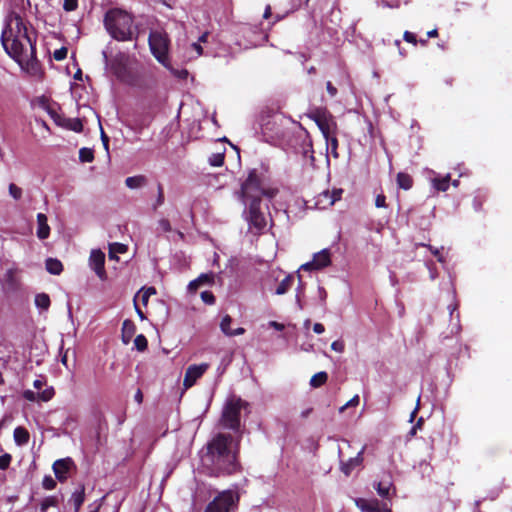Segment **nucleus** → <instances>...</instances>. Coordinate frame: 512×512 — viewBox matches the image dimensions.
Masks as SVG:
<instances>
[{
  "instance_id": "58",
  "label": "nucleus",
  "mask_w": 512,
  "mask_h": 512,
  "mask_svg": "<svg viewBox=\"0 0 512 512\" xmlns=\"http://www.w3.org/2000/svg\"><path fill=\"white\" fill-rule=\"evenodd\" d=\"M134 399H135V401L138 404H142V402H143V393H142L140 388L137 389V391H136V393L134 395Z\"/></svg>"
},
{
  "instance_id": "61",
  "label": "nucleus",
  "mask_w": 512,
  "mask_h": 512,
  "mask_svg": "<svg viewBox=\"0 0 512 512\" xmlns=\"http://www.w3.org/2000/svg\"><path fill=\"white\" fill-rule=\"evenodd\" d=\"M272 15V11H271V6L270 5H267L266 8H265V11L263 13V18L264 19H269Z\"/></svg>"
},
{
  "instance_id": "4",
  "label": "nucleus",
  "mask_w": 512,
  "mask_h": 512,
  "mask_svg": "<svg viewBox=\"0 0 512 512\" xmlns=\"http://www.w3.org/2000/svg\"><path fill=\"white\" fill-rule=\"evenodd\" d=\"M103 24L108 34L116 41L137 40L139 32L134 26V16L122 8H110L106 11Z\"/></svg>"
},
{
  "instance_id": "30",
  "label": "nucleus",
  "mask_w": 512,
  "mask_h": 512,
  "mask_svg": "<svg viewBox=\"0 0 512 512\" xmlns=\"http://www.w3.org/2000/svg\"><path fill=\"white\" fill-rule=\"evenodd\" d=\"M326 140V144H327V148L330 149V152L331 154L333 155L334 158H338L339 157V154H338V139L337 137L334 135L328 137V138H325Z\"/></svg>"
},
{
  "instance_id": "27",
  "label": "nucleus",
  "mask_w": 512,
  "mask_h": 512,
  "mask_svg": "<svg viewBox=\"0 0 512 512\" xmlns=\"http://www.w3.org/2000/svg\"><path fill=\"white\" fill-rule=\"evenodd\" d=\"M328 380V374L325 371L314 374L310 379V385L313 388H319L323 386Z\"/></svg>"
},
{
  "instance_id": "35",
  "label": "nucleus",
  "mask_w": 512,
  "mask_h": 512,
  "mask_svg": "<svg viewBox=\"0 0 512 512\" xmlns=\"http://www.w3.org/2000/svg\"><path fill=\"white\" fill-rule=\"evenodd\" d=\"M134 345L138 351L143 352L148 348V340L143 334H139L134 339Z\"/></svg>"
},
{
  "instance_id": "52",
  "label": "nucleus",
  "mask_w": 512,
  "mask_h": 512,
  "mask_svg": "<svg viewBox=\"0 0 512 512\" xmlns=\"http://www.w3.org/2000/svg\"><path fill=\"white\" fill-rule=\"evenodd\" d=\"M23 397L28 401L34 402L38 400V393H35L32 390H25L23 392Z\"/></svg>"
},
{
  "instance_id": "16",
  "label": "nucleus",
  "mask_w": 512,
  "mask_h": 512,
  "mask_svg": "<svg viewBox=\"0 0 512 512\" xmlns=\"http://www.w3.org/2000/svg\"><path fill=\"white\" fill-rule=\"evenodd\" d=\"M232 323V318L230 315H225L220 323L221 331L227 336H238L245 333V329L243 327H238L236 329H231L230 325Z\"/></svg>"
},
{
  "instance_id": "32",
  "label": "nucleus",
  "mask_w": 512,
  "mask_h": 512,
  "mask_svg": "<svg viewBox=\"0 0 512 512\" xmlns=\"http://www.w3.org/2000/svg\"><path fill=\"white\" fill-rule=\"evenodd\" d=\"M79 159L83 163H89L94 160V151L90 148L83 147L79 150Z\"/></svg>"
},
{
  "instance_id": "54",
  "label": "nucleus",
  "mask_w": 512,
  "mask_h": 512,
  "mask_svg": "<svg viewBox=\"0 0 512 512\" xmlns=\"http://www.w3.org/2000/svg\"><path fill=\"white\" fill-rule=\"evenodd\" d=\"M326 90L331 97H335L337 95V88L330 81L326 83Z\"/></svg>"
},
{
  "instance_id": "28",
  "label": "nucleus",
  "mask_w": 512,
  "mask_h": 512,
  "mask_svg": "<svg viewBox=\"0 0 512 512\" xmlns=\"http://www.w3.org/2000/svg\"><path fill=\"white\" fill-rule=\"evenodd\" d=\"M51 300L48 294L39 293L35 296V305L43 310H48L50 307Z\"/></svg>"
},
{
  "instance_id": "2",
  "label": "nucleus",
  "mask_w": 512,
  "mask_h": 512,
  "mask_svg": "<svg viewBox=\"0 0 512 512\" xmlns=\"http://www.w3.org/2000/svg\"><path fill=\"white\" fill-rule=\"evenodd\" d=\"M231 434L218 433L206 445L204 461L213 476L232 475L240 471L238 440L233 446Z\"/></svg>"
},
{
  "instance_id": "62",
  "label": "nucleus",
  "mask_w": 512,
  "mask_h": 512,
  "mask_svg": "<svg viewBox=\"0 0 512 512\" xmlns=\"http://www.w3.org/2000/svg\"><path fill=\"white\" fill-rule=\"evenodd\" d=\"M192 47H193V49L198 53V55H202V53H203V48H202V46L200 45V43H193V44H192Z\"/></svg>"
},
{
  "instance_id": "5",
  "label": "nucleus",
  "mask_w": 512,
  "mask_h": 512,
  "mask_svg": "<svg viewBox=\"0 0 512 512\" xmlns=\"http://www.w3.org/2000/svg\"><path fill=\"white\" fill-rule=\"evenodd\" d=\"M148 44L152 55L163 66H169L170 39L164 30H154L149 33Z\"/></svg>"
},
{
  "instance_id": "51",
  "label": "nucleus",
  "mask_w": 512,
  "mask_h": 512,
  "mask_svg": "<svg viewBox=\"0 0 512 512\" xmlns=\"http://www.w3.org/2000/svg\"><path fill=\"white\" fill-rule=\"evenodd\" d=\"M375 206L377 208L386 207V196L384 194H378L375 198Z\"/></svg>"
},
{
  "instance_id": "6",
  "label": "nucleus",
  "mask_w": 512,
  "mask_h": 512,
  "mask_svg": "<svg viewBox=\"0 0 512 512\" xmlns=\"http://www.w3.org/2000/svg\"><path fill=\"white\" fill-rule=\"evenodd\" d=\"M243 401L240 398L228 400L221 416V423L224 428L237 431L240 428V413Z\"/></svg>"
},
{
  "instance_id": "48",
  "label": "nucleus",
  "mask_w": 512,
  "mask_h": 512,
  "mask_svg": "<svg viewBox=\"0 0 512 512\" xmlns=\"http://www.w3.org/2000/svg\"><path fill=\"white\" fill-rule=\"evenodd\" d=\"M158 225L163 232H170L172 230L171 224L168 219H160L158 221Z\"/></svg>"
},
{
  "instance_id": "41",
  "label": "nucleus",
  "mask_w": 512,
  "mask_h": 512,
  "mask_svg": "<svg viewBox=\"0 0 512 512\" xmlns=\"http://www.w3.org/2000/svg\"><path fill=\"white\" fill-rule=\"evenodd\" d=\"M198 281L201 283V285H211L214 283V275L213 273H203L200 276L197 277Z\"/></svg>"
},
{
  "instance_id": "12",
  "label": "nucleus",
  "mask_w": 512,
  "mask_h": 512,
  "mask_svg": "<svg viewBox=\"0 0 512 512\" xmlns=\"http://www.w3.org/2000/svg\"><path fill=\"white\" fill-rule=\"evenodd\" d=\"M51 116L54 119L55 123L59 126H62L64 128H67L78 133L83 131V124L79 118H65L61 117L56 113H51Z\"/></svg>"
},
{
  "instance_id": "40",
  "label": "nucleus",
  "mask_w": 512,
  "mask_h": 512,
  "mask_svg": "<svg viewBox=\"0 0 512 512\" xmlns=\"http://www.w3.org/2000/svg\"><path fill=\"white\" fill-rule=\"evenodd\" d=\"M12 461V456L9 453H4L0 456V469L6 470L9 468Z\"/></svg>"
},
{
  "instance_id": "64",
  "label": "nucleus",
  "mask_w": 512,
  "mask_h": 512,
  "mask_svg": "<svg viewBox=\"0 0 512 512\" xmlns=\"http://www.w3.org/2000/svg\"><path fill=\"white\" fill-rule=\"evenodd\" d=\"M427 36L429 38L437 37L438 36V30L437 29H433V30L428 31L427 32Z\"/></svg>"
},
{
  "instance_id": "3",
  "label": "nucleus",
  "mask_w": 512,
  "mask_h": 512,
  "mask_svg": "<svg viewBox=\"0 0 512 512\" xmlns=\"http://www.w3.org/2000/svg\"><path fill=\"white\" fill-rule=\"evenodd\" d=\"M278 193V189L264 186V173L257 168L248 172L246 180L241 185L240 196L242 201L248 205V214L250 225L257 230H263L266 227V219L261 211L262 197L273 199Z\"/></svg>"
},
{
  "instance_id": "55",
  "label": "nucleus",
  "mask_w": 512,
  "mask_h": 512,
  "mask_svg": "<svg viewBox=\"0 0 512 512\" xmlns=\"http://www.w3.org/2000/svg\"><path fill=\"white\" fill-rule=\"evenodd\" d=\"M101 140H102V143H103V146L105 147V149L108 150V147H109V137L105 134L103 129H101Z\"/></svg>"
},
{
  "instance_id": "18",
  "label": "nucleus",
  "mask_w": 512,
  "mask_h": 512,
  "mask_svg": "<svg viewBox=\"0 0 512 512\" xmlns=\"http://www.w3.org/2000/svg\"><path fill=\"white\" fill-rule=\"evenodd\" d=\"M136 332V325L135 323L130 320L126 319L122 323L121 328V339L124 344L130 343L131 339L133 338L134 334Z\"/></svg>"
},
{
  "instance_id": "50",
  "label": "nucleus",
  "mask_w": 512,
  "mask_h": 512,
  "mask_svg": "<svg viewBox=\"0 0 512 512\" xmlns=\"http://www.w3.org/2000/svg\"><path fill=\"white\" fill-rule=\"evenodd\" d=\"M331 349L336 352L342 353L345 349V344L341 340H336V341L332 342Z\"/></svg>"
},
{
  "instance_id": "25",
  "label": "nucleus",
  "mask_w": 512,
  "mask_h": 512,
  "mask_svg": "<svg viewBox=\"0 0 512 512\" xmlns=\"http://www.w3.org/2000/svg\"><path fill=\"white\" fill-rule=\"evenodd\" d=\"M125 184L130 189L140 188L147 184V178L144 175L127 177Z\"/></svg>"
},
{
  "instance_id": "22",
  "label": "nucleus",
  "mask_w": 512,
  "mask_h": 512,
  "mask_svg": "<svg viewBox=\"0 0 512 512\" xmlns=\"http://www.w3.org/2000/svg\"><path fill=\"white\" fill-rule=\"evenodd\" d=\"M335 203V198H332L330 192L325 190L317 196L316 207L319 209H325L332 206Z\"/></svg>"
},
{
  "instance_id": "44",
  "label": "nucleus",
  "mask_w": 512,
  "mask_h": 512,
  "mask_svg": "<svg viewBox=\"0 0 512 512\" xmlns=\"http://www.w3.org/2000/svg\"><path fill=\"white\" fill-rule=\"evenodd\" d=\"M78 8V0H64L63 9L66 12L75 11Z\"/></svg>"
},
{
  "instance_id": "17",
  "label": "nucleus",
  "mask_w": 512,
  "mask_h": 512,
  "mask_svg": "<svg viewBox=\"0 0 512 512\" xmlns=\"http://www.w3.org/2000/svg\"><path fill=\"white\" fill-rule=\"evenodd\" d=\"M37 237L41 240L47 239L50 235V227L48 225L47 216L43 213L37 214Z\"/></svg>"
},
{
  "instance_id": "14",
  "label": "nucleus",
  "mask_w": 512,
  "mask_h": 512,
  "mask_svg": "<svg viewBox=\"0 0 512 512\" xmlns=\"http://www.w3.org/2000/svg\"><path fill=\"white\" fill-rule=\"evenodd\" d=\"M360 508L365 512H392L386 504L380 503L377 499L374 500H363L361 499Z\"/></svg>"
},
{
  "instance_id": "19",
  "label": "nucleus",
  "mask_w": 512,
  "mask_h": 512,
  "mask_svg": "<svg viewBox=\"0 0 512 512\" xmlns=\"http://www.w3.org/2000/svg\"><path fill=\"white\" fill-rule=\"evenodd\" d=\"M13 437L16 445L25 446L30 440V433L25 427L18 426L14 429Z\"/></svg>"
},
{
  "instance_id": "33",
  "label": "nucleus",
  "mask_w": 512,
  "mask_h": 512,
  "mask_svg": "<svg viewBox=\"0 0 512 512\" xmlns=\"http://www.w3.org/2000/svg\"><path fill=\"white\" fill-rule=\"evenodd\" d=\"M224 160V152L213 153L208 159L209 164L214 167H221L224 164Z\"/></svg>"
},
{
  "instance_id": "29",
  "label": "nucleus",
  "mask_w": 512,
  "mask_h": 512,
  "mask_svg": "<svg viewBox=\"0 0 512 512\" xmlns=\"http://www.w3.org/2000/svg\"><path fill=\"white\" fill-rule=\"evenodd\" d=\"M392 483L391 482H378L375 486L377 493L382 498H388L390 496V489H391Z\"/></svg>"
},
{
  "instance_id": "56",
  "label": "nucleus",
  "mask_w": 512,
  "mask_h": 512,
  "mask_svg": "<svg viewBox=\"0 0 512 512\" xmlns=\"http://www.w3.org/2000/svg\"><path fill=\"white\" fill-rule=\"evenodd\" d=\"M313 331L316 334H322L325 331V327L321 323H315L314 326H313Z\"/></svg>"
},
{
  "instance_id": "7",
  "label": "nucleus",
  "mask_w": 512,
  "mask_h": 512,
  "mask_svg": "<svg viewBox=\"0 0 512 512\" xmlns=\"http://www.w3.org/2000/svg\"><path fill=\"white\" fill-rule=\"evenodd\" d=\"M237 502V495L232 491H224L207 505L205 512H230L236 507Z\"/></svg>"
},
{
  "instance_id": "8",
  "label": "nucleus",
  "mask_w": 512,
  "mask_h": 512,
  "mask_svg": "<svg viewBox=\"0 0 512 512\" xmlns=\"http://www.w3.org/2000/svg\"><path fill=\"white\" fill-rule=\"evenodd\" d=\"M312 119L317 124L324 138L335 134L336 123L333 116L328 111L318 109L313 113Z\"/></svg>"
},
{
  "instance_id": "36",
  "label": "nucleus",
  "mask_w": 512,
  "mask_h": 512,
  "mask_svg": "<svg viewBox=\"0 0 512 512\" xmlns=\"http://www.w3.org/2000/svg\"><path fill=\"white\" fill-rule=\"evenodd\" d=\"M157 199L153 205V209L156 210L159 206L163 205L165 196L163 186L159 183L157 186Z\"/></svg>"
},
{
  "instance_id": "9",
  "label": "nucleus",
  "mask_w": 512,
  "mask_h": 512,
  "mask_svg": "<svg viewBox=\"0 0 512 512\" xmlns=\"http://www.w3.org/2000/svg\"><path fill=\"white\" fill-rule=\"evenodd\" d=\"M209 368V364L202 363L199 365H190L185 372L183 385L185 388L192 387L196 381L202 377V375L207 371Z\"/></svg>"
},
{
  "instance_id": "31",
  "label": "nucleus",
  "mask_w": 512,
  "mask_h": 512,
  "mask_svg": "<svg viewBox=\"0 0 512 512\" xmlns=\"http://www.w3.org/2000/svg\"><path fill=\"white\" fill-rule=\"evenodd\" d=\"M58 504V499L56 496H48L44 498L40 504V511L47 512L50 507H56Z\"/></svg>"
},
{
  "instance_id": "15",
  "label": "nucleus",
  "mask_w": 512,
  "mask_h": 512,
  "mask_svg": "<svg viewBox=\"0 0 512 512\" xmlns=\"http://www.w3.org/2000/svg\"><path fill=\"white\" fill-rule=\"evenodd\" d=\"M314 267L320 270L331 264V254L329 249H323L318 253H315L312 259Z\"/></svg>"
},
{
  "instance_id": "23",
  "label": "nucleus",
  "mask_w": 512,
  "mask_h": 512,
  "mask_svg": "<svg viewBox=\"0 0 512 512\" xmlns=\"http://www.w3.org/2000/svg\"><path fill=\"white\" fill-rule=\"evenodd\" d=\"M397 186L403 190H409L413 186V178L410 174L405 172H399L396 176Z\"/></svg>"
},
{
  "instance_id": "24",
  "label": "nucleus",
  "mask_w": 512,
  "mask_h": 512,
  "mask_svg": "<svg viewBox=\"0 0 512 512\" xmlns=\"http://www.w3.org/2000/svg\"><path fill=\"white\" fill-rule=\"evenodd\" d=\"M46 270L52 275H60L63 271V264L56 258H48L45 263Z\"/></svg>"
},
{
  "instance_id": "1",
  "label": "nucleus",
  "mask_w": 512,
  "mask_h": 512,
  "mask_svg": "<svg viewBox=\"0 0 512 512\" xmlns=\"http://www.w3.org/2000/svg\"><path fill=\"white\" fill-rule=\"evenodd\" d=\"M1 44L5 52L20 65L26 63L32 70L40 66L36 58V37L32 38L27 23L22 16L11 12L1 34Z\"/></svg>"
},
{
  "instance_id": "63",
  "label": "nucleus",
  "mask_w": 512,
  "mask_h": 512,
  "mask_svg": "<svg viewBox=\"0 0 512 512\" xmlns=\"http://www.w3.org/2000/svg\"><path fill=\"white\" fill-rule=\"evenodd\" d=\"M313 412V408H308L301 412L302 418H307Z\"/></svg>"
},
{
  "instance_id": "13",
  "label": "nucleus",
  "mask_w": 512,
  "mask_h": 512,
  "mask_svg": "<svg viewBox=\"0 0 512 512\" xmlns=\"http://www.w3.org/2000/svg\"><path fill=\"white\" fill-rule=\"evenodd\" d=\"M365 450V446L357 453L355 457H351L348 460L340 461V470L346 476H349L354 469L360 467L363 463V453Z\"/></svg>"
},
{
  "instance_id": "34",
  "label": "nucleus",
  "mask_w": 512,
  "mask_h": 512,
  "mask_svg": "<svg viewBox=\"0 0 512 512\" xmlns=\"http://www.w3.org/2000/svg\"><path fill=\"white\" fill-rule=\"evenodd\" d=\"M128 247L122 243H112L109 245V256L113 258L116 253L123 254L127 251Z\"/></svg>"
},
{
  "instance_id": "10",
  "label": "nucleus",
  "mask_w": 512,
  "mask_h": 512,
  "mask_svg": "<svg viewBox=\"0 0 512 512\" xmlns=\"http://www.w3.org/2000/svg\"><path fill=\"white\" fill-rule=\"evenodd\" d=\"M89 264L101 280L106 279L105 254L101 250H92Z\"/></svg>"
},
{
  "instance_id": "42",
  "label": "nucleus",
  "mask_w": 512,
  "mask_h": 512,
  "mask_svg": "<svg viewBox=\"0 0 512 512\" xmlns=\"http://www.w3.org/2000/svg\"><path fill=\"white\" fill-rule=\"evenodd\" d=\"M201 299L205 304L212 305L215 303V296L211 291L201 292Z\"/></svg>"
},
{
  "instance_id": "49",
  "label": "nucleus",
  "mask_w": 512,
  "mask_h": 512,
  "mask_svg": "<svg viewBox=\"0 0 512 512\" xmlns=\"http://www.w3.org/2000/svg\"><path fill=\"white\" fill-rule=\"evenodd\" d=\"M155 293H156V289H155L154 287H149V288H147V289L143 292V294H142V296H141V300H142L143 304H147L149 297H150L152 294H155Z\"/></svg>"
},
{
  "instance_id": "38",
  "label": "nucleus",
  "mask_w": 512,
  "mask_h": 512,
  "mask_svg": "<svg viewBox=\"0 0 512 512\" xmlns=\"http://www.w3.org/2000/svg\"><path fill=\"white\" fill-rule=\"evenodd\" d=\"M57 483L56 481L54 480V478L50 475H46L44 478H43V481H42V486L44 489L46 490H53L55 487H56Z\"/></svg>"
},
{
  "instance_id": "26",
  "label": "nucleus",
  "mask_w": 512,
  "mask_h": 512,
  "mask_svg": "<svg viewBox=\"0 0 512 512\" xmlns=\"http://www.w3.org/2000/svg\"><path fill=\"white\" fill-rule=\"evenodd\" d=\"M294 284V277L287 275L277 286L275 290L276 295H284L287 293Z\"/></svg>"
},
{
  "instance_id": "53",
  "label": "nucleus",
  "mask_w": 512,
  "mask_h": 512,
  "mask_svg": "<svg viewBox=\"0 0 512 512\" xmlns=\"http://www.w3.org/2000/svg\"><path fill=\"white\" fill-rule=\"evenodd\" d=\"M200 286H202V285H201V283L198 281V279L196 278V279H194L193 281H191V282L189 283V285H188V290H189V292H191V293H195V292L198 290V288H199Z\"/></svg>"
},
{
  "instance_id": "21",
  "label": "nucleus",
  "mask_w": 512,
  "mask_h": 512,
  "mask_svg": "<svg viewBox=\"0 0 512 512\" xmlns=\"http://www.w3.org/2000/svg\"><path fill=\"white\" fill-rule=\"evenodd\" d=\"M451 177L450 174L445 176H437L431 179L432 186L435 190L445 192L449 189Z\"/></svg>"
},
{
  "instance_id": "11",
  "label": "nucleus",
  "mask_w": 512,
  "mask_h": 512,
  "mask_svg": "<svg viewBox=\"0 0 512 512\" xmlns=\"http://www.w3.org/2000/svg\"><path fill=\"white\" fill-rule=\"evenodd\" d=\"M73 465H74V462L69 457L56 460L52 465V469L54 471L56 478L60 482L65 481L67 479V475Z\"/></svg>"
},
{
  "instance_id": "47",
  "label": "nucleus",
  "mask_w": 512,
  "mask_h": 512,
  "mask_svg": "<svg viewBox=\"0 0 512 512\" xmlns=\"http://www.w3.org/2000/svg\"><path fill=\"white\" fill-rule=\"evenodd\" d=\"M420 245L423 246V247H427L431 251V253L437 258V260L439 262H443L444 261L442 254L440 253V251L437 248H435V247H433L431 245L424 244V243H422Z\"/></svg>"
},
{
  "instance_id": "57",
  "label": "nucleus",
  "mask_w": 512,
  "mask_h": 512,
  "mask_svg": "<svg viewBox=\"0 0 512 512\" xmlns=\"http://www.w3.org/2000/svg\"><path fill=\"white\" fill-rule=\"evenodd\" d=\"M269 325L270 327L274 328L277 331H282L285 328V326L282 323H279L277 321H271Z\"/></svg>"
},
{
  "instance_id": "59",
  "label": "nucleus",
  "mask_w": 512,
  "mask_h": 512,
  "mask_svg": "<svg viewBox=\"0 0 512 512\" xmlns=\"http://www.w3.org/2000/svg\"><path fill=\"white\" fill-rule=\"evenodd\" d=\"M300 269L305 270V271L317 270L316 267H314L312 261L307 262V263L301 265Z\"/></svg>"
},
{
  "instance_id": "43",
  "label": "nucleus",
  "mask_w": 512,
  "mask_h": 512,
  "mask_svg": "<svg viewBox=\"0 0 512 512\" xmlns=\"http://www.w3.org/2000/svg\"><path fill=\"white\" fill-rule=\"evenodd\" d=\"M68 49L61 47L53 52V57L56 61H62L67 57Z\"/></svg>"
},
{
  "instance_id": "46",
  "label": "nucleus",
  "mask_w": 512,
  "mask_h": 512,
  "mask_svg": "<svg viewBox=\"0 0 512 512\" xmlns=\"http://www.w3.org/2000/svg\"><path fill=\"white\" fill-rule=\"evenodd\" d=\"M403 39L408 42V43H411L413 44L414 46L417 45L418 43V40L416 38V35L410 31H405L404 34H403Z\"/></svg>"
},
{
  "instance_id": "20",
  "label": "nucleus",
  "mask_w": 512,
  "mask_h": 512,
  "mask_svg": "<svg viewBox=\"0 0 512 512\" xmlns=\"http://www.w3.org/2000/svg\"><path fill=\"white\" fill-rule=\"evenodd\" d=\"M85 500V487L81 485L76 491H74L69 500L73 504L75 512H79L82 504Z\"/></svg>"
},
{
  "instance_id": "45",
  "label": "nucleus",
  "mask_w": 512,
  "mask_h": 512,
  "mask_svg": "<svg viewBox=\"0 0 512 512\" xmlns=\"http://www.w3.org/2000/svg\"><path fill=\"white\" fill-rule=\"evenodd\" d=\"M53 395H54V390L52 388L46 389L43 392L38 393V400L46 402V401H49L53 397Z\"/></svg>"
},
{
  "instance_id": "39",
  "label": "nucleus",
  "mask_w": 512,
  "mask_h": 512,
  "mask_svg": "<svg viewBox=\"0 0 512 512\" xmlns=\"http://www.w3.org/2000/svg\"><path fill=\"white\" fill-rule=\"evenodd\" d=\"M359 402H360L359 395H355L346 404H344L343 406H341L339 408V412L343 413L349 407H357L359 405Z\"/></svg>"
},
{
  "instance_id": "37",
  "label": "nucleus",
  "mask_w": 512,
  "mask_h": 512,
  "mask_svg": "<svg viewBox=\"0 0 512 512\" xmlns=\"http://www.w3.org/2000/svg\"><path fill=\"white\" fill-rule=\"evenodd\" d=\"M9 194L13 199L19 200L22 197V189L18 187L16 184L11 183L9 185Z\"/></svg>"
},
{
  "instance_id": "60",
  "label": "nucleus",
  "mask_w": 512,
  "mask_h": 512,
  "mask_svg": "<svg viewBox=\"0 0 512 512\" xmlns=\"http://www.w3.org/2000/svg\"><path fill=\"white\" fill-rule=\"evenodd\" d=\"M342 189H334L332 192H330V195L332 198H335V202L341 198L342 195Z\"/></svg>"
}]
</instances>
